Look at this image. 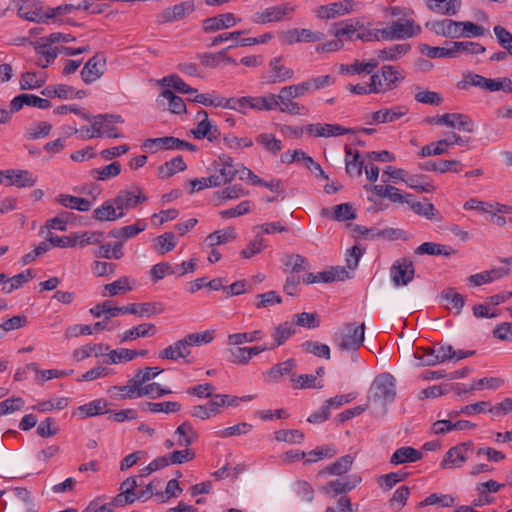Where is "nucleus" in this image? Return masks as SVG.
<instances>
[{
	"label": "nucleus",
	"mask_w": 512,
	"mask_h": 512,
	"mask_svg": "<svg viewBox=\"0 0 512 512\" xmlns=\"http://www.w3.org/2000/svg\"><path fill=\"white\" fill-rule=\"evenodd\" d=\"M164 311V306L160 302L131 303L122 307H112L110 301H104L90 309L94 317L107 315V320L120 314H133L140 317H151Z\"/></svg>",
	"instance_id": "f257e3e1"
},
{
	"label": "nucleus",
	"mask_w": 512,
	"mask_h": 512,
	"mask_svg": "<svg viewBox=\"0 0 512 512\" xmlns=\"http://www.w3.org/2000/svg\"><path fill=\"white\" fill-rule=\"evenodd\" d=\"M404 80V76L391 65H384L380 71L370 78V90L374 94L385 93L397 87L398 83Z\"/></svg>",
	"instance_id": "f03ea898"
},
{
	"label": "nucleus",
	"mask_w": 512,
	"mask_h": 512,
	"mask_svg": "<svg viewBox=\"0 0 512 512\" xmlns=\"http://www.w3.org/2000/svg\"><path fill=\"white\" fill-rule=\"evenodd\" d=\"M421 27L412 19L393 21L380 30L382 40L407 39L418 35Z\"/></svg>",
	"instance_id": "7ed1b4c3"
},
{
	"label": "nucleus",
	"mask_w": 512,
	"mask_h": 512,
	"mask_svg": "<svg viewBox=\"0 0 512 512\" xmlns=\"http://www.w3.org/2000/svg\"><path fill=\"white\" fill-rule=\"evenodd\" d=\"M114 200L118 210L122 213V217H124L130 209H135L146 202L148 197L139 186H133L131 189L120 190Z\"/></svg>",
	"instance_id": "20e7f679"
},
{
	"label": "nucleus",
	"mask_w": 512,
	"mask_h": 512,
	"mask_svg": "<svg viewBox=\"0 0 512 512\" xmlns=\"http://www.w3.org/2000/svg\"><path fill=\"white\" fill-rule=\"evenodd\" d=\"M365 324L356 326L355 323H348L340 333L337 346L341 350L356 351L364 342Z\"/></svg>",
	"instance_id": "39448f33"
},
{
	"label": "nucleus",
	"mask_w": 512,
	"mask_h": 512,
	"mask_svg": "<svg viewBox=\"0 0 512 512\" xmlns=\"http://www.w3.org/2000/svg\"><path fill=\"white\" fill-rule=\"evenodd\" d=\"M425 121L429 124H444L448 127L457 128L468 133L474 131L473 120L469 116L461 113H445L443 115L428 117Z\"/></svg>",
	"instance_id": "423d86ee"
},
{
	"label": "nucleus",
	"mask_w": 512,
	"mask_h": 512,
	"mask_svg": "<svg viewBox=\"0 0 512 512\" xmlns=\"http://www.w3.org/2000/svg\"><path fill=\"white\" fill-rule=\"evenodd\" d=\"M213 167L215 173L211 175L212 183L217 187L231 182L239 173V170L233 165L232 158L226 155H222L214 161Z\"/></svg>",
	"instance_id": "0eeeda50"
},
{
	"label": "nucleus",
	"mask_w": 512,
	"mask_h": 512,
	"mask_svg": "<svg viewBox=\"0 0 512 512\" xmlns=\"http://www.w3.org/2000/svg\"><path fill=\"white\" fill-rule=\"evenodd\" d=\"M123 119L120 115L100 114L93 117L92 128L98 134V137L106 136L108 138H122L123 134L117 132L115 123H122Z\"/></svg>",
	"instance_id": "6e6552de"
},
{
	"label": "nucleus",
	"mask_w": 512,
	"mask_h": 512,
	"mask_svg": "<svg viewBox=\"0 0 512 512\" xmlns=\"http://www.w3.org/2000/svg\"><path fill=\"white\" fill-rule=\"evenodd\" d=\"M471 86L490 92L500 91L502 88L501 78L491 79L473 72H468L465 73L463 79L457 83V87L460 90H467Z\"/></svg>",
	"instance_id": "1a4fd4ad"
},
{
	"label": "nucleus",
	"mask_w": 512,
	"mask_h": 512,
	"mask_svg": "<svg viewBox=\"0 0 512 512\" xmlns=\"http://www.w3.org/2000/svg\"><path fill=\"white\" fill-rule=\"evenodd\" d=\"M473 443L471 441L460 443L450 448L441 462V468L451 469L459 468L469 458V454L473 452Z\"/></svg>",
	"instance_id": "9d476101"
},
{
	"label": "nucleus",
	"mask_w": 512,
	"mask_h": 512,
	"mask_svg": "<svg viewBox=\"0 0 512 512\" xmlns=\"http://www.w3.org/2000/svg\"><path fill=\"white\" fill-rule=\"evenodd\" d=\"M356 3L353 0H343L321 5L315 9V15L322 20L333 19L351 13L355 10Z\"/></svg>",
	"instance_id": "9b49d317"
},
{
	"label": "nucleus",
	"mask_w": 512,
	"mask_h": 512,
	"mask_svg": "<svg viewBox=\"0 0 512 512\" xmlns=\"http://www.w3.org/2000/svg\"><path fill=\"white\" fill-rule=\"evenodd\" d=\"M415 274L413 262L408 258L395 261L390 268V276L395 286H405L410 283Z\"/></svg>",
	"instance_id": "f8f14e48"
},
{
	"label": "nucleus",
	"mask_w": 512,
	"mask_h": 512,
	"mask_svg": "<svg viewBox=\"0 0 512 512\" xmlns=\"http://www.w3.org/2000/svg\"><path fill=\"white\" fill-rule=\"evenodd\" d=\"M106 68V57L102 53H96L91 57L81 70V78L85 84H91L102 77Z\"/></svg>",
	"instance_id": "ddd939ff"
},
{
	"label": "nucleus",
	"mask_w": 512,
	"mask_h": 512,
	"mask_svg": "<svg viewBox=\"0 0 512 512\" xmlns=\"http://www.w3.org/2000/svg\"><path fill=\"white\" fill-rule=\"evenodd\" d=\"M323 33L313 32L310 29H289L279 33V39L284 45H292L298 42H318L323 39Z\"/></svg>",
	"instance_id": "4468645a"
},
{
	"label": "nucleus",
	"mask_w": 512,
	"mask_h": 512,
	"mask_svg": "<svg viewBox=\"0 0 512 512\" xmlns=\"http://www.w3.org/2000/svg\"><path fill=\"white\" fill-rule=\"evenodd\" d=\"M197 119L199 123L196 128L191 130L192 135L196 139H207L209 142H215L220 137L219 128L213 125L208 118V113L205 110H200L197 113Z\"/></svg>",
	"instance_id": "2eb2a0df"
},
{
	"label": "nucleus",
	"mask_w": 512,
	"mask_h": 512,
	"mask_svg": "<svg viewBox=\"0 0 512 512\" xmlns=\"http://www.w3.org/2000/svg\"><path fill=\"white\" fill-rule=\"evenodd\" d=\"M376 392L374 397L383 400L384 403L392 402L396 396L395 378L389 373L377 376L373 382Z\"/></svg>",
	"instance_id": "dca6fc26"
},
{
	"label": "nucleus",
	"mask_w": 512,
	"mask_h": 512,
	"mask_svg": "<svg viewBox=\"0 0 512 512\" xmlns=\"http://www.w3.org/2000/svg\"><path fill=\"white\" fill-rule=\"evenodd\" d=\"M295 11V6L290 3H285L280 6H273L266 8L261 12H256L253 15V21L257 24H266L282 20L285 16Z\"/></svg>",
	"instance_id": "f3484780"
},
{
	"label": "nucleus",
	"mask_w": 512,
	"mask_h": 512,
	"mask_svg": "<svg viewBox=\"0 0 512 512\" xmlns=\"http://www.w3.org/2000/svg\"><path fill=\"white\" fill-rule=\"evenodd\" d=\"M426 28L430 29L438 36L446 38H461L459 21L450 18L440 20L428 21L425 24Z\"/></svg>",
	"instance_id": "a211bd4d"
},
{
	"label": "nucleus",
	"mask_w": 512,
	"mask_h": 512,
	"mask_svg": "<svg viewBox=\"0 0 512 512\" xmlns=\"http://www.w3.org/2000/svg\"><path fill=\"white\" fill-rule=\"evenodd\" d=\"M22 4L18 7V15L31 22L44 23L52 17H47L49 10L44 13L40 2L34 0H21Z\"/></svg>",
	"instance_id": "6ab92c4d"
},
{
	"label": "nucleus",
	"mask_w": 512,
	"mask_h": 512,
	"mask_svg": "<svg viewBox=\"0 0 512 512\" xmlns=\"http://www.w3.org/2000/svg\"><path fill=\"white\" fill-rule=\"evenodd\" d=\"M237 19L233 13L219 14L214 17L203 20V30L206 33H214L222 29H228L237 24Z\"/></svg>",
	"instance_id": "aec40b11"
},
{
	"label": "nucleus",
	"mask_w": 512,
	"mask_h": 512,
	"mask_svg": "<svg viewBox=\"0 0 512 512\" xmlns=\"http://www.w3.org/2000/svg\"><path fill=\"white\" fill-rule=\"evenodd\" d=\"M427 8L439 15L455 16L462 7L461 0H425Z\"/></svg>",
	"instance_id": "412c9836"
},
{
	"label": "nucleus",
	"mask_w": 512,
	"mask_h": 512,
	"mask_svg": "<svg viewBox=\"0 0 512 512\" xmlns=\"http://www.w3.org/2000/svg\"><path fill=\"white\" fill-rule=\"evenodd\" d=\"M194 9L195 6L192 1H185L163 10L160 14V20L163 23L174 22L183 19L186 15L192 13Z\"/></svg>",
	"instance_id": "4be33fe9"
},
{
	"label": "nucleus",
	"mask_w": 512,
	"mask_h": 512,
	"mask_svg": "<svg viewBox=\"0 0 512 512\" xmlns=\"http://www.w3.org/2000/svg\"><path fill=\"white\" fill-rule=\"evenodd\" d=\"M408 113L406 106H394L390 109H381L371 113V124H384L394 122Z\"/></svg>",
	"instance_id": "5701e85b"
},
{
	"label": "nucleus",
	"mask_w": 512,
	"mask_h": 512,
	"mask_svg": "<svg viewBox=\"0 0 512 512\" xmlns=\"http://www.w3.org/2000/svg\"><path fill=\"white\" fill-rule=\"evenodd\" d=\"M93 218L97 221H115L122 217V213L118 210L115 200L109 199L102 203L93 211Z\"/></svg>",
	"instance_id": "b1692460"
},
{
	"label": "nucleus",
	"mask_w": 512,
	"mask_h": 512,
	"mask_svg": "<svg viewBox=\"0 0 512 512\" xmlns=\"http://www.w3.org/2000/svg\"><path fill=\"white\" fill-rule=\"evenodd\" d=\"M190 353V347L184 337L160 351L159 357L176 361L180 358H186Z\"/></svg>",
	"instance_id": "393cba45"
},
{
	"label": "nucleus",
	"mask_w": 512,
	"mask_h": 512,
	"mask_svg": "<svg viewBox=\"0 0 512 512\" xmlns=\"http://www.w3.org/2000/svg\"><path fill=\"white\" fill-rule=\"evenodd\" d=\"M37 55L42 56L45 59L43 65L51 64L59 54L61 53V46L52 47V43L46 42V38L42 37L35 42L30 43Z\"/></svg>",
	"instance_id": "a878e982"
},
{
	"label": "nucleus",
	"mask_w": 512,
	"mask_h": 512,
	"mask_svg": "<svg viewBox=\"0 0 512 512\" xmlns=\"http://www.w3.org/2000/svg\"><path fill=\"white\" fill-rule=\"evenodd\" d=\"M419 168L423 171H435L440 173L454 171L458 173L462 170V164L458 160H429L420 164Z\"/></svg>",
	"instance_id": "bb28decb"
},
{
	"label": "nucleus",
	"mask_w": 512,
	"mask_h": 512,
	"mask_svg": "<svg viewBox=\"0 0 512 512\" xmlns=\"http://www.w3.org/2000/svg\"><path fill=\"white\" fill-rule=\"evenodd\" d=\"M176 443L181 447H188L198 439V433L188 421L183 422L174 432Z\"/></svg>",
	"instance_id": "cd10ccee"
},
{
	"label": "nucleus",
	"mask_w": 512,
	"mask_h": 512,
	"mask_svg": "<svg viewBox=\"0 0 512 512\" xmlns=\"http://www.w3.org/2000/svg\"><path fill=\"white\" fill-rule=\"evenodd\" d=\"M6 179L9 185L16 187H32L36 183V178L27 170H6Z\"/></svg>",
	"instance_id": "c85d7f7f"
},
{
	"label": "nucleus",
	"mask_w": 512,
	"mask_h": 512,
	"mask_svg": "<svg viewBox=\"0 0 512 512\" xmlns=\"http://www.w3.org/2000/svg\"><path fill=\"white\" fill-rule=\"evenodd\" d=\"M156 334V327L152 323H144L126 330L119 335L120 343L135 340L140 337H150Z\"/></svg>",
	"instance_id": "c756f323"
},
{
	"label": "nucleus",
	"mask_w": 512,
	"mask_h": 512,
	"mask_svg": "<svg viewBox=\"0 0 512 512\" xmlns=\"http://www.w3.org/2000/svg\"><path fill=\"white\" fill-rule=\"evenodd\" d=\"M236 232L233 227L216 230L210 233L204 240L208 247L223 245L236 239Z\"/></svg>",
	"instance_id": "7c9ffc66"
},
{
	"label": "nucleus",
	"mask_w": 512,
	"mask_h": 512,
	"mask_svg": "<svg viewBox=\"0 0 512 512\" xmlns=\"http://www.w3.org/2000/svg\"><path fill=\"white\" fill-rule=\"evenodd\" d=\"M345 153V170L347 174L350 176H361L364 161L360 159L359 151L352 150L346 146Z\"/></svg>",
	"instance_id": "2f4dec72"
},
{
	"label": "nucleus",
	"mask_w": 512,
	"mask_h": 512,
	"mask_svg": "<svg viewBox=\"0 0 512 512\" xmlns=\"http://www.w3.org/2000/svg\"><path fill=\"white\" fill-rule=\"evenodd\" d=\"M422 458V453L413 447H401L391 456L390 463L399 465L407 462H417Z\"/></svg>",
	"instance_id": "473e14b6"
},
{
	"label": "nucleus",
	"mask_w": 512,
	"mask_h": 512,
	"mask_svg": "<svg viewBox=\"0 0 512 512\" xmlns=\"http://www.w3.org/2000/svg\"><path fill=\"white\" fill-rule=\"evenodd\" d=\"M414 253L416 255H441L449 257L452 254L455 253V250L451 247H448L446 245L438 244L435 242H424L421 245H419L415 250Z\"/></svg>",
	"instance_id": "72a5a7b5"
},
{
	"label": "nucleus",
	"mask_w": 512,
	"mask_h": 512,
	"mask_svg": "<svg viewBox=\"0 0 512 512\" xmlns=\"http://www.w3.org/2000/svg\"><path fill=\"white\" fill-rule=\"evenodd\" d=\"M134 381L133 377L124 386H112L110 392L115 398L121 400L139 398V384Z\"/></svg>",
	"instance_id": "f704fd0d"
},
{
	"label": "nucleus",
	"mask_w": 512,
	"mask_h": 512,
	"mask_svg": "<svg viewBox=\"0 0 512 512\" xmlns=\"http://www.w3.org/2000/svg\"><path fill=\"white\" fill-rule=\"evenodd\" d=\"M378 66V61L371 59L368 62L354 61L352 64H341L339 67L340 73L346 74H370Z\"/></svg>",
	"instance_id": "c9c22d12"
},
{
	"label": "nucleus",
	"mask_w": 512,
	"mask_h": 512,
	"mask_svg": "<svg viewBox=\"0 0 512 512\" xmlns=\"http://www.w3.org/2000/svg\"><path fill=\"white\" fill-rule=\"evenodd\" d=\"M178 138L173 136H165L159 138H149L146 139L143 143V148L149 149L152 151L157 150H176L177 149Z\"/></svg>",
	"instance_id": "e433bc0d"
},
{
	"label": "nucleus",
	"mask_w": 512,
	"mask_h": 512,
	"mask_svg": "<svg viewBox=\"0 0 512 512\" xmlns=\"http://www.w3.org/2000/svg\"><path fill=\"white\" fill-rule=\"evenodd\" d=\"M57 202L66 208L76 209L81 212H87L91 209V202L86 198H80L68 194H60L56 198Z\"/></svg>",
	"instance_id": "4c0bfd02"
},
{
	"label": "nucleus",
	"mask_w": 512,
	"mask_h": 512,
	"mask_svg": "<svg viewBox=\"0 0 512 512\" xmlns=\"http://www.w3.org/2000/svg\"><path fill=\"white\" fill-rule=\"evenodd\" d=\"M354 462V458L351 455H344L340 458H338L335 462L332 464L326 466L322 470V474H329V475H335V476H341L345 473H347Z\"/></svg>",
	"instance_id": "58836bf2"
},
{
	"label": "nucleus",
	"mask_w": 512,
	"mask_h": 512,
	"mask_svg": "<svg viewBox=\"0 0 512 512\" xmlns=\"http://www.w3.org/2000/svg\"><path fill=\"white\" fill-rule=\"evenodd\" d=\"M132 287L130 285L129 278L124 276L120 277L116 281L112 283L105 284L103 286V297H114L119 294H125L127 292L132 291Z\"/></svg>",
	"instance_id": "ea45409f"
},
{
	"label": "nucleus",
	"mask_w": 512,
	"mask_h": 512,
	"mask_svg": "<svg viewBox=\"0 0 512 512\" xmlns=\"http://www.w3.org/2000/svg\"><path fill=\"white\" fill-rule=\"evenodd\" d=\"M282 57H275L273 58L269 66L273 72V75L271 76V82L277 83V82H284L286 80H289L293 78L294 71L290 68H287L281 64Z\"/></svg>",
	"instance_id": "a19ab883"
},
{
	"label": "nucleus",
	"mask_w": 512,
	"mask_h": 512,
	"mask_svg": "<svg viewBox=\"0 0 512 512\" xmlns=\"http://www.w3.org/2000/svg\"><path fill=\"white\" fill-rule=\"evenodd\" d=\"M296 333V325L293 322H284L274 328L272 337L274 346L283 345L292 335Z\"/></svg>",
	"instance_id": "79ce46f5"
},
{
	"label": "nucleus",
	"mask_w": 512,
	"mask_h": 512,
	"mask_svg": "<svg viewBox=\"0 0 512 512\" xmlns=\"http://www.w3.org/2000/svg\"><path fill=\"white\" fill-rule=\"evenodd\" d=\"M361 481V478H358L357 481L351 482V481H343V480H333L328 482L322 490L327 493L331 494L332 497L337 496L338 494L346 493L351 491L356 487V485Z\"/></svg>",
	"instance_id": "37998d69"
},
{
	"label": "nucleus",
	"mask_w": 512,
	"mask_h": 512,
	"mask_svg": "<svg viewBox=\"0 0 512 512\" xmlns=\"http://www.w3.org/2000/svg\"><path fill=\"white\" fill-rule=\"evenodd\" d=\"M187 168L182 156H177L170 161L165 162L158 167V175L165 179L173 176L178 171H184Z\"/></svg>",
	"instance_id": "c03bdc74"
},
{
	"label": "nucleus",
	"mask_w": 512,
	"mask_h": 512,
	"mask_svg": "<svg viewBox=\"0 0 512 512\" xmlns=\"http://www.w3.org/2000/svg\"><path fill=\"white\" fill-rule=\"evenodd\" d=\"M337 449L334 445H323L317 446L311 450L307 455L308 458L305 460V464L316 463L323 459H330L337 454Z\"/></svg>",
	"instance_id": "a18cd8bd"
},
{
	"label": "nucleus",
	"mask_w": 512,
	"mask_h": 512,
	"mask_svg": "<svg viewBox=\"0 0 512 512\" xmlns=\"http://www.w3.org/2000/svg\"><path fill=\"white\" fill-rule=\"evenodd\" d=\"M420 52L429 58H455L453 42L449 48L446 47H433L428 44H421L419 46Z\"/></svg>",
	"instance_id": "49530a36"
},
{
	"label": "nucleus",
	"mask_w": 512,
	"mask_h": 512,
	"mask_svg": "<svg viewBox=\"0 0 512 512\" xmlns=\"http://www.w3.org/2000/svg\"><path fill=\"white\" fill-rule=\"evenodd\" d=\"M109 349L104 344H88L84 345L73 352V357L76 361H82L91 355L99 356Z\"/></svg>",
	"instance_id": "de8ad7c7"
},
{
	"label": "nucleus",
	"mask_w": 512,
	"mask_h": 512,
	"mask_svg": "<svg viewBox=\"0 0 512 512\" xmlns=\"http://www.w3.org/2000/svg\"><path fill=\"white\" fill-rule=\"evenodd\" d=\"M453 48L455 58H457L462 53L467 55H477L483 54L486 51V48L483 45L472 41L453 42Z\"/></svg>",
	"instance_id": "09e8293b"
},
{
	"label": "nucleus",
	"mask_w": 512,
	"mask_h": 512,
	"mask_svg": "<svg viewBox=\"0 0 512 512\" xmlns=\"http://www.w3.org/2000/svg\"><path fill=\"white\" fill-rule=\"evenodd\" d=\"M41 94L50 98L73 99L74 88L65 84L50 85L45 87L41 91Z\"/></svg>",
	"instance_id": "8fccbe9b"
},
{
	"label": "nucleus",
	"mask_w": 512,
	"mask_h": 512,
	"mask_svg": "<svg viewBox=\"0 0 512 512\" xmlns=\"http://www.w3.org/2000/svg\"><path fill=\"white\" fill-rule=\"evenodd\" d=\"M452 146L449 139H441L423 146L419 152L421 157L438 156L447 153L448 147Z\"/></svg>",
	"instance_id": "3c124183"
},
{
	"label": "nucleus",
	"mask_w": 512,
	"mask_h": 512,
	"mask_svg": "<svg viewBox=\"0 0 512 512\" xmlns=\"http://www.w3.org/2000/svg\"><path fill=\"white\" fill-rule=\"evenodd\" d=\"M410 50L409 44H396L391 47L379 50L377 56L380 60L395 61Z\"/></svg>",
	"instance_id": "603ef678"
},
{
	"label": "nucleus",
	"mask_w": 512,
	"mask_h": 512,
	"mask_svg": "<svg viewBox=\"0 0 512 512\" xmlns=\"http://www.w3.org/2000/svg\"><path fill=\"white\" fill-rule=\"evenodd\" d=\"M121 170V164L115 161L102 168L93 169L91 174L95 179L99 181H106L110 178L118 176L121 173Z\"/></svg>",
	"instance_id": "864d4df0"
},
{
	"label": "nucleus",
	"mask_w": 512,
	"mask_h": 512,
	"mask_svg": "<svg viewBox=\"0 0 512 512\" xmlns=\"http://www.w3.org/2000/svg\"><path fill=\"white\" fill-rule=\"evenodd\" d=\"M160 84H164L174 88L177 92L183 94H196L197 89L190 87L186 84L177 74H172L164 77L159 81Z\"/></svg>",
	"instance_id": "5fc2aeb1"
},
{
	"label": "nucleus",
	"mask_w": 512,
	"mask_h": 512,
	"mask_svg": "<svg viewBox=\"0 0 512 512\" xmlns=\"http://www.w3.org/2000/svg\"><path fill=\"white\" fill-rule=\"evenodd\" d=\"M135 357H136V353L134 352V350L120 348V349L112 350L108 354H106L104 363L118 364V363L131 361Z\"/></svg>",
	"instance_id": "6e6d98bb"
},
{
	"label": "nucleus",
	"mask_w": 512,
	"mask_h": 512,
	"mask_svg": "<svg viewBox=\"0 0 512 512\" xmlns=\"http://www.w3.org/2000/svg\"><path fill=\"white\" fill-rule=\"evenodd\" d=\"M262 338V332L260 330H255L253 332H243V333H234L229 334L227 337V344L231 346H238L243 343H250L257 341Z\"/></svg>",
	"instance_id": "4d7b16f0"
},
{
	"label": "nucleus",
	"mask_w": 512,
	"mask_h": 512,
	"mask_svg": "<svg viewBox=\"0 0 512 512\" xmlns=\"http://www.w3.org/2000/svg\"><path fill=\"white\" fill-rule=\"evenodd\" d=\"M424 178H425V176H423V175H419V176L411 175V176H407L403 182L408 187H410L420 193H431V192L435 191L436 187L432 183L422 181Z\"/></svg>",
	"instance_id": "13d9d810"
},
{
	"label": "nucleus",
	"mask_w": 512,
	"mask_h": 512,
	"mask_svg": "<svg viewBox=\"0 0 512 512\" xmlns=\"http://www.w3.org/2000/svg\"><path fill=\"white\" fill-rule=\"evenodd\" d=\"M455 503V498L449 494H430L423 501L418 503L419 508H423L425 506L438 504L441 507H451Z\"/></svg>",
	"instance_id": "bf43d9fd"
},
{
	"label": "nucleus",
	"mask_w": 512,
	"mask_h": 512,
	"mask_svg": "<svg viewBox=\"0 0 512 512\" xmlns=\"http://www.w3.org/2000/svg\"><path fill=\"white\" fill-rule=\"evenodd\" d=\"M239 397L230 396L228 394H216L213 396V399L210 402V406L212 409L210 411L214 412L215 415L220 413V408L224 406H237L239 404Z\"/></svg>",
	"instance_id": "052dcab7"
},
{
	"label": "nucleus",
	"mask_w": 512,
	"mask_h": 512,
	"mask_svg": "<svg viewBox=\"0 0 512 512\" xmlns=\"http://www.w3.org/2000/svg\"><path fill=\"white\" fill-rule=\"evenodd\" d=\"M161 97L168 101L169 110L174 114H181L186 112V105L184 100L174 94L171 90L165 89L161 92Z\"/></svg>",
	"instance_id": "680f3d73"
},
{
	"label": "nucleus",
	"mask_w": 512,
	"mask_h": 512,
	"mask_svg": "<svg viewBox=\"0 0 512 512\" xmlns=\"http://www.w3.org/2000/svg\"><path fill=\"white\" fill-rule=\"evenodd\" d=\"M256 142L264 149L276 155L282 149L281 140L277 139L271 133H261L256 137Z\"/></svg>",
	"instance_id": "e2e57ef3"
},
{
	"label": "nucleus",
	"mask_w": 512,
	"mask_h": 512,
	"mask_svg": "<svg viewBox=\"0 0 512 512\" xmlns=\"http://www.w3.org/2000/svg\"><path fill=\"white\" fill-rule=\"evenodd\" d=\"M52 130V125L46 121H41L30 125L26 129V138L30 140L40 139L48 136Z\"/></svg>",
	"instance_id": "0e129e2a"
},
{
	"label": "nucleus",
	"mask_w": 512,
	"mask_h": 512,
	"mask_svg": "<svg viewBox=\"0 0 512 512\" xmlns=\"http://www.w3.org/2000/svg\"><path fill=\"white\" fill-rule=\"evenodd\" d=\"M45 82V78H39L35 72L28 71L21 75L19 86L21 90H34L42 87Z\"/></svg>",
	"instance_id": "69168bd1"
},
{
	"label": "nucleus",
	"mask_w": 512,
	"mask_h": 512,
	"mask_svg": "<svg viewBox=\"0 0 512 512\" xmlns=\"http://www.w3.org/2000/svg\"><path fill=\"white\" fill-rule=\"evenodd\" d=\"M185 338H186V341H187L189 347L200 346L203 344H209L215 338V330L209 329V330H205L203 332L190 333V334L186 335Z\"/></svg>",
	"instance_id": "338daca9"
},
{
	"label": "nucleus",
	"mask_w": 512,
	"mask_h": 512,
	"mask_svg": "<svg viewBox=\"0 0 512 512\" xmlns=\"http://www.w3.org/2000/svg\"><path fill=\"white\" fill-rule=\"evenodd\" d=\"M296 364L294 359H288L284 362L278 363L273 366L268 372L267 377L271 381H278L280 377L283 375L289 374L294 368Z\"/></svg>",
	"instance_id": "774afa93"
}]
</instances>
